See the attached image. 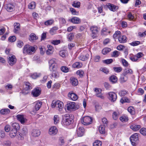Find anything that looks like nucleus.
<instances>
[{"mask_svg": "<svg viewBox=\"0 0 146 146\" xmlns=\"http://www.w3.org/2000/svg\"><path fill=\"white\" fill-rule=\"evenodd\" d=\"M119 114V112L117 111H114L112 113V118L113 119L117 120Z\"/></svg>", "mask_w": 146, "mask_h": 146, "instance_id": "43", "label": "nucleus"}, {"mask_svg": "<svg viewBox=\"0 0 146 146\" xmlns=\"http://www.w3.org/2000/svg\"><path fill=\"white\" fill-rule=\"evenodd\" d=\"M128 93V92L125 90H122L119 92V95L121 96H124L125 95Z\"/></svg>", "mask_w": 146, "mask_h": 146, "instance_id": "50", "label": "nucleus"}, {"mask_svg": "<svg viewBox=\"0 0 146 146\" xmlns=\"http://www.w3.org/2000/svg\"><path fill=\"white\" fill-rule=\"evenodd\" d=\"M70 82L71 84L74 86H75L78 84V81L76 78L72 77L70 79Z\"/></svg>", "mask_w": 146, "mask_h": 146, "instance_id": "18", "label": "nucleus"}, {"mask_svg": "<svg viewBox=\"0 0 146 146\" xmlns=\"http://www.w3.org/2000/svg\"><path fill=\"white\" fill-rule=\"evenodd\" d=\"M120 102L122 104H123L125 102H129L130 100L127 98L123 97L121 98L120 99Z\"/></svg>", "mask_w": 146, "mask_h": 146, "instance_id": "48", "label": "nucleus"}, {"mask_svg": "<svg viewBox=\"0 0 146 146\" xmlns=\"http://www.w3.org/2000/svg\"><path fill=\"white\" fill-rule=\"evenodd\" d=\"M113 69L114 72L117 73H119L122 70V68L121 67H113Z\"/></svg>", "mask_w": 146, "mask_h": 146, "instance_id": "54", "label": "nucleus"}, {"mask_svg": "<svg viewBox=\"0 0 146 146\" xmlns=\"http://www.w3.org/2000/svg\"><path fill=\"white\" fill-rule=\"evenodd\" d=\"M102 143L99 140H96L93 143V146H102Z\"/></svg>", "mask_w": 146, "mask_h": 146, "instance_id": "47", "label": "nucleus"}, {"mask_svg": "<svg viewBox=\"0 0 146 146\" xmlns=\"http://www.w3.org/2000/svg\"><path fill=\"white\" fill-rule=\"evenodd\" d=\"M138 140V134L137 133L133 134L130 137V140L132 145L134 146L136 145L135 142Z\"/></svg>", "mask_w": 146, "mask_h": 146, "instance_id": "7", "label": "nucleus"}, {"mask_svg": "<svg viewBox=\"0 0 146 146\" xmlns=\"http://www.w3.org/2000/svg\"><path fill=\"white\" fill-rule=\"evenodd\" d=\"M113 62V59H108L103 60V62L107 64H110Z\"/></svg>", "mask_w": 146, "mask_h": 146, "instance_id": "59", "label": "nucleus"}, {"mask_svg": "<svg viewBox=\"0 0 146 146\" xmlns=\"http://www.w3.org/2000/svg\"><path fill=\"white\" fill-rule=\"evenodd\" d=\"M17 119L21 123L24 124L25 122V118L23 115H17L16 116Z\"/></svg>", "mask_w": 146, "mask_h": 146, "instance_id": "20", "label": "nucleus"}, {"mask_svg": "<svg viewBox=\"0 0 146 146\" xmlns=\"http://www.w3.org/2000/svg\"><path fill=\"white\" fill-rule=\"evenodd\" d=\"M99 130L100 133L101 134H104L105 133V127L102 125L100 126Z\"/></svg>", "mask_w": 146, "mask_h": 146, "instance_id": "49", "label": "nucleus"}, {"mask_svg": "<svg viewBox=\"0 0 146 146\" xmlns=\"http://www.w3.org/2000/svg\"><path fill=\"white\" fill-rule=\"evenodd\" d=\"M54 123L55 124L58 123L59 120V118L58 115H55L54 117Z\"/></svg>", "mask_w": 146, "mask_h": 146, "instance_id": "52", "label": "nucleus"}, {"mask_svg": "<svg viewBox=\"0 0 146 146\" xmlns=\"http://www.w3.org/2000/svg\"><path fill=\"white\" fill-rule=\"evenodd\" d=\"M41 89L39 87H36L34 88L31 92V94L33 97H37L41 93Z\"/></svg>", "mask_w": 146, "mask_h": 146, "instance_id": "8", "label": "nucleus"}, {"mask_svg": "<svg viewBox=\"0 0 146 146\" xmlns=\"http://www.w3.org/2000/svg\"><path fill=\"white\" fill-rule=\"evenodd\" d=\"M128 111L132 115H134L135 114V111L133 107L131 106L127 108Z\"/></svg>", "mask_w": 146, "mask_h": 146, "instance_id": "33", "label": "nucleus"}, {"mask_svg": "<svg viewBox=\"0 0 146 146\" xmlns=\"http://www.w3.org/2000/svg\"><path fill=\"white\" fill-rule=\"evenodd\" d=\"M40 75V73L38 74L36 73H35L33 74H32L31 76L32 78L33 79H36L37 78L39 77Z\"/></svg>", "mask_w": 146, "mask_h": 146, "instance_id": "58", "label": "nucleus"}, {"mask_svg": "<svg viewBox=\"0 0 146 146\" xmlns=\"http://www.w3.org/2000/svg\"><path fill=\"white\" fill-rule=\"evenodd\" d=\"M81 3L80 2L76 1H74L72 4V6L75 7L79 8L80 6Z\"/></svg>", "mask_w": 146, "mask_h": 146, "instance_id": "29", "label": "nucleus"}, {"mask_svg": "<svg viewBox=\"0 0 146 146\" xmlns=\"http://www.w3.org/2000/svg\"><path fill=\"white\" fill-rule=\"evenodd\" d=\"M83 64L81 62H76L74 63L72 65V67L74 68H81Z\"/></svg>", "mask_w": 146, "mask_h": 146, "instance_id": "23", "label": "nucleus"}, {"mask_svg": "<svg viewBox=\"0 0 146 146\" xmlns=\"http://www.w3.org/2000/svg\"><path fill=\"white\" fill-rule=\"evenodd\" d=\"M5 9L9 12H11L15 10V6L11 3H8L5 6Z\"/></svg>", "mask_w": 146, "mask_h": 146, "instance_id": "9", "label": "nucleus"}, {"mask_svg": "<svg viewBox=\"0 0 146 146\" xmlns=\"http://www.w3.org/2000/svg\"><path fill=\"white\" fill-rule=\"evenodd\" d=\"M129 58L133 62H136L138 60L136 55L130 54L129 55Z\"/></svg>", "mask_w": 146, "mask_h": 146, "instance_id": "32", "label": "nucleus"}, {"mask_svg": "<svg viewBox=\"0 0 146 146\" xmlns=\"http://www.w3.org/2000/svg\"><path fill=\"white\" fill-rule=\"evenodd\" d=\"M130 44L133 46H136L141 44V42L138 41H133L131 43H129Z\"/></svg>", "mask_w": 146, "mask_h": 146, "instance_id": "55", "label": "nucleus"}, {"mask_svg": "<svg viewBox=\"0 0 146 146\" xmlns=\"http://www.w3.org/2000/svg\"><path fill=\"white\" fill-rule=\"evenodd\" d=\"M82 124L84 125H88L92 122V118L89 116H86L82 117L81 120Z\"/></svg>", "mask_w": 146, "mask_h": 146, "instance_id": "3", "label": "nucleus"}, {"mask_svg": "<svg viewBox=\"0 0 146 146\" xmlns=\"http://www.w3.org/2000/svg\"><path fill=\"white\" fill-rule=\"evenodd\" d=\"M24 44L23 42L21 40H18L17 41V46L19 48H21L23 46Z\"/></svg>", "mask_w": 146, "mask_h": 146, "instance_id": "62", "label": "nucleus"}, {"mask_svg": "<svg viewBox=\"0 0 146 146\" xmlns=\"http://www.w3.org/2000/svg\"><path fill=\"white\" fill-rule=\"evenodd\" d=\"M36 3L34 1H32L28 5V8L30 9H34L36 7Z\"/></svg>", "mask_w": 146, "mask_h": 146, "instance_id": "37", "label": "nucleus"}, {"mask_svg": "<svg viewBox=\"0 0 146 146\" xmlns=\"http://www.w3.org/2000/svg\"><path fill=\"white\" fill-rule=\"evenodd\" d=\"M12 126L13 127V129L17 130V131L19 129L20 127L18 123H14L12 124Z\"/></svg>", "mask_w": 146, "mask_h": 146, "instance_id": "38", "label": "nucleus"}, {"mask_svg": "<svg viewBox=\"0 0 146 146\" xmlns=\"http://www.w3.org/2000/svg\"><path fill=\"white\" fill-rule=\"evenodd\" d=\"M69 21L73 24H79L81 23V19L78 17H72Z\"/></svg>", "mask_w": 146, "mask_h": 146, "instance_id": "15", "label": "nucleus"}, {"mask_svg": "<svg viewBox=\"0 0 146 146\" xmlns=\"http://www.w3.org/2000/svg\"><path fill=\"white\" fill-rule=\"evenodd\" d=\"M20 29V24L19 23H15L14 24V32L17 33Z\"/></svg>", "mask_w": 146, "mask_h": 146, "instance_id": "27", "label": "nucleus"}, {"mask_svg": "<svg viewBox=\"0 0 146 146\" xmlns=\"http://www.w3.org/2000/svg\"><path fill=\"white\" fill-rule=\"evenodd\" d=\"M17 131V130L12 129L10 133V135L11 137V138L15 137L16 135Z\"/></svg>", "mask_w": 146, "mask_h": 146, "instance_id": "41", "label": "nucleus"}, {"mask_svg": "<svg viewBox=\"0 0 146 146\" xmlns=\"http://www.w3.org/2000/svg\"><path fill=\"white\" fill-rule=\"evenodd\" d=\"M56 108H59V110L60 111L61 110L63 107V104L62 102H60L59 100H58L56 101Z\"/></svg>", "mask_w": 146, "mask_h": 146, "instance_id": "25", "label": "nucleus"}, {"mask_svg": "<svg viewBox=\"0 0 146 146\" xmlns=\"http://www.w3.org/2000/svg\"><path fill=\"white\" fill-rule=\"evenodd\" d=\"M40 134V130L38 129H34L32 130L31 135L34 137L39 136Z\"/></svg>", "mask_w": 146, "mask_h": 146, "instance_id": "22", "label": "nucleus"}, {"mask_svg": "<svg viewBox=\"0 0 146 146\" xmlns=\"http://www.w3.org/2000/svg\"><path fill=\"white\" fill-rule=\"evenodd\" d=\"M84 131V128L82 127H80L77 131V134L78 137L83 136Z\"/></svg>", "mask_w": 146, "mask_h": 146, "instance_id": "19", "label": "nucleus"}, {"mask_svg": "<svg viewBox=\"0 0 146 146\" xmlns=\"http://www.w3.org/2000/svg\"><path fill=\"white\" fill-rule=\"evenodd\" d=\"M89 57V55L88 54H86L85 55H81L78 57L79 59L81 60L85 61L87 60Z\"/></svg>", "mask_w": 146, "mask_h": 146, "instance_id": "24", "label": "nucleus"}, {"mask_svg": "<svg viewBox=\"0 0 146 146\" xmlns=\"http://www.w3.org/2000/svg\"><path fill=\"white\" fill-rule=\"evenodd\" d=\"M42 104V102H37L35 106V108L36 110H38L41 107Z\"/></svg>", "mask_w": 146, "mask_h": 146, "instance_id": "53", "label": "nucleus"}, {"mask_svg": "<svg viewBox=\"0 0 146 146\" xmlns=\"http://www.w3.org/2000/svg\"><path fill=\"white\" fill-rule=\"evenodd\" d=\"M70 10L72 14L74 15H78L79 14V11H77L75 9L73 8H70Z\"/></svg>", "mask_w": 146, "mask_h": 146, "instance_id": "51", "label": "nucleus"}, {"mask_svg": "<svg viewBox=\"0 0 146 146\" xmlns=\"http://www.w3.org/2000/svg\"><path fill=\"white\" fill-rule=\"evenodd\" d=\"M38 37L35 34L31 33L29 36V41L32 42H34L38 39Z\"/></svg>", "mask_w": 146, "mask_h": 146, "instance_id": "13", "label": "nucleus"}, {"mask_svg": "<svg viewBox=\"0 0 146 146\" xmlns=\"http://www.w3.org/2000/svg\"><path fill=\"white\" fill-rule=\"evenodd\" d=\"M127 17L129 20L130 21H133L134 18L133 15L132 14L131 12H129L127 15Z\"/></svg>", "mask_w": 146, "mask_h": 146, "instance_id": "61", "label": "nucleus"}, {"mask_svg": "<svg viewBox=\"0 0 146 146\" xmlns=\"http://www.w3.org/2000/svg\"><path fill=\"white\" fill-rule=\"evenodd\" d=\"M90 30L92 32L93 38H96L98 34V29L96 26H92L90 27Z\"/></svg>", "mask_w": 146, "mask_h": 146, "instance_id": "5", "label": "nucleus"}, {"mask_svg": "<svg viewBox=\"0 0 146 146\" xmlns=\"http://www.w3.org/2000/svg\"><path fill=\"white\" fill-rule=\"evenodd\" d=\"M133 73V71L131 69H128V70L126 69L124 70L123 74L124 75L127 76V74H132Z\"/></svg>", "mask_w": 146, "mask_h": 146, "instance_id": "46", "label": "nucleus"}, {"mask_svg": "<svg viewBox=\"0 0 146 146\" xmlns=\"http://www.w3.org/2000/svg\"><path fill=\"white\" fill-rule=\"evenodd\" d=\"M54 22V21L52 19H51L45 21L44 24L46 26L50 25H52Z\"/></svg>", "mask_w": 146, "mask_h": 146, "instance_id": "40", "label": "nucleus"}, {"mask_svg": "<svg viewBox=\"0 0 146 146\" xmlns=\"http://www.w3.org/2000/svg\"><path fill=\"white\" fill-rule=\"evenodd\" d=\"M127 40V38L126 36L120 35L118 37V42L121 43H126Z\"/></svg>", "mask_w": 146, "mask_h": 146, "instance_id": "12", "label": "nucleus"}, {"mask_svg": "<svg viewBox=\"0 0 146 146\" xmlns=\"http://www.w3.org/2000/svg\"><path fill=\"white\" fill-rule=\"evenodd\" d=\"M76 74L80 78H82L84 77V71L82 70H79L76 71Z\"/></svg>", "mask_w": 146, "mask_h": 146, "instance_id": "35", "label": "nucleus"}, {"mask_svg": "<svg viewBox=\"0 0 146 146\" xmlns=\"http://www.w3.org/2000/svg\"><path fill=\"white\" fill-rule=\"evenodd\" d=\"M109 80L112 84H114L117 82V78L115 76L112 75L109 77Z\"/></svg>", "mask_w": 146, "mask_h": 146, "instance_id": "17", "label": "nucleus"}, {"mask_svg": "<svg viewBox=\"0 0 146 146\" xmlns=\"http://www.w3.org/2000/svg\"><path fill=\"white\" fill-rule=\"evenodd\" d=\"M104 8L105 9L108 8L111 11L113 12L116 11L118 9V6L110 3H108L106 5H104Z\"/></svg>", "mask_w": 146, "mask_h": 146, "instance_id": "4", "label": "nucleus"}, {"mask_svg": "<svg viewBox=\"0 0 146 146\" xmlns=\"http://www.w3.org/2000/svg\"><path fill=\"white\" fill-rule=\"evenodd\" d=\"M58 129L56 127H51L49 129V133L51 135H55L56 134Z\"/></svg>", "mask_w": 146, "mask_h": 146, "instance_id": "16", "label": "nucleus"}, {"mask_svg": "<svg viewBox=\"0 0 146 146\" xmlns=\"http://www.w3.org/2000/svg\"><path fill=\"white\" fill-rule=\"evenodd\" d=\"M48 50L46 51V53L48 55H50L53 53L54 48L53 47L50 45H47Z\"/></svg>", "mask_w": 146, "mask_h": 146, "instance_id": "21", "label": "nucleus"}, {"mask_svg": "<svg viewBox=\"0 0 146 146\" xmlns=\"http://www.w3.org/2000/svg\"><path fill=\"white\" fill-rule=\"evenodd\" d=\"M51 42L54 45H57L60 43V40H53L51 41Z\"/></svg>", "mask_w": 146, "mask_h": 146, "instance_id": "56", "label": "nucleus"}, {"mask_svg": "<svg viewBox=\"0 0 146 146\" xmlns=\"http://www.w3.org/2000/svg\"><path fill=\"white\" fill-rule=\"evenodd\" d=\"M66 51L65 50H62L59 52V54L62 57H65L66 56Z\"/></svg>", "mask_w": 146, "mask_h": 146, "instance_id": "64", "label": "nucleus"}, {"mask_svg": "<svg viewBox=\"0 0 146 146\" xmlns=\"http://www.w3.org/2000/svg\"><path fill=\"white\" fill-rule=\"evenodd\" d=\"M61 71L64 73H67L69 71V69L68 67L65 66H62L60 67Z\"/></svg>", "mask_w": 146, "mask_h": 146, "instance_id": "44", "label": "nucleus"}, {"mask_svg": "<svg viewBox=\"0 0 146 146\" xmlns=\"http://www.w3.org/2000/svg\"><path fill=\"white\" fill-rule=\"evenodd\" d=\"M25 84L26 86L25 87L26 90H29L31 89V84L28 82H25Z\"/></svg>", "mask_w": 146, "mask_h": 146, "instance_id": "57", "label": "nucleus"}, {"mask_svg": "<svg viewBox=\"0 0 146 146\" xmlns=\"http://www.w3.org/2000/svg\"><path fill=\"white\" fill-rule=\"evenodd\" d=\"M128 79V77L127 76L124 75L123 74L121 75L120 77V80L121 82L123 83L126 82Z\"/></svg>", "mask_w": 146, "mask_h": 146, "instance_id": "31", "label": "nucleus"}, {"mask_svg": "<svg viewBox=\"0 0 146 146\" xmlns=\"http://www.w3.org/2000/svg\"><path fill=\"white\" fill-rule=\"evenodd\" d=\"M121 32L119 31H116L113 35V37L114 39H118V35H120Z\"/></svg>", "mask_w": 146, "mask_h": 146, "instance_id": "45", "label": "nucleus"}, {"mask_svg": "<svg viewBox=\"0 0 146 146\" xmlns=\"http://www.w3.org/2000/svg\"><path fill=\"white\" fill-rule=\"evenodd\" d=\"M36 47V46H32L29 44H26L23 48V52L26 54H31L35 52Z\"/></svg>", "mask_w": 146, "mask_h": 146, "instance_id": "2", "label": "nucleus"}, {"mask_svg": "<svg viewBox=\"0 0 146 146\" xmlns=\"http://www.w3.org/2000/svg\"><path fill=\"white\" fill-rule=\"evenodd\" d=\"M68 96L70 99L74 101L76 100L78 98V96L72 92H69L68 94Z\"/></svg>", "mask_w": 146, "mask_h": 146, "instance_id": "10", "label": "nucleus"}, {"mask_svg": "<svg viewBox=\"0 0 146 146\" xmlns=\"http://www.w3.org/2000/svg\"><path fill=\"white\" fill-rule=\"evenodd\" d=\"M52 71L51 75L52 77L56 78L59 77V74L56 70H53Z\"/></svg>", "mask_w": 146, "mask_h": 146, "instance_id": "36", "label": "nucleus"}, {"mask_svg": "<svg viewBox=\"0 0 146 146\" xmlns=\"http://www.w3.org/2000/svg\"><path fill=\"white\" fill-rule=\"evenodd\" d=\"M8 62L10 65L12 66L16 62V59L15 56L14 55H12L11 56H9Z\"/></svg>", "mask_w": 146, "mask_h": 146, "instance_id": "11", "label": "nucleus"}, {"mask_svg": "<svg viewBox=\"0 0 146 146\" xmlns=\"http://www.w3.org/2000/svg\"><path fill=\"white\" fill-rule=\"evenodd\" d=\"M62 117L61 123L62 125H69L73 122L74 118L72 114L66 113L62 115Z\"/></svg>", "mask_w": 146, "mask_h": 146, "instance_id": "1", "label": "nucleus"}, {"mask_svg": "<svg viewBox=\"0 0 146 146\" xmlns=\"http://www.w3.org/2000/svg\"><path fill=\"white\" fill-rule=\"evenodd\" d=\"M130 127L133 131H136L139 130L140 129L141 126L139 125H131Z\"/></svg>", "mask_w": 146, "mask_h": 146, "instance_id": "28", "label": "nucleus"}, {"mask_svg": "<svg viewBox=\"0 0 146 146\" xmlns=\"http://www.w3.org/2000/svg\"><path fill=\"white\" fill-rule=\"evenodd\" d=\"M120 54V52L117 50H114L111 53V55L112 57L116 58Z\"/></svg>", "mask_w": 146, "mask_h": 146, "instance_id": "39", "label": "nucleus"}, {"mask_svg": "<svg viewBox=\"0 0 146 146\" xmlns=\"http://www.w3.org/2000/svg\"><path fill=\"white\" fill-rule=\"evenodd\" d=\"M58 27L54 26L52 27L50 30L49 33L52 35H53L56 34V31L58 29Z\"/></svg>", "mask_w": 146, "mask_h": 146, "instance_id": "30", "label": "nucleus"}, {"mask_svg": "<svg viewBox=\"0 0 146 146\" xmlns=\"http://www.w3.org/2000/svg\"><path fill=\"white\" fill-rule=\"evenodd\" d=\"M120 120L122 122H126L129 120V118L127 115H123L119 118Z\"/></svg>", "mask_w": 146, "mask_h": 146, "instance_id": "26", "label": "nucleus"}, {"mask_svg": "<svg viewBox=\"0 0 146 146\" xmlns=\"http://www.w3.org/2000/svg\"><path fill=\"white\" fill-rule=\"evenodd\" d=\"M16 39V37L15 36H10L8 38L9 41L11 42H14Z\"/></svg>", "mask_w": 146, "mask_h": 146, "instance_id": "63", "label": "nucleus"}, {"mask_svg": "<svg viewBox=\"0 0 146 146\" xmlns=\"http://www.w3.org/2000/svg\"><path fill=\"white\" fill-rule=\"evenodd\" d=\"M108 99L111 102H114L116 101L117 96L115 93L113 92H110L108 93Z\"/></svg>", "mask_w": 146, "mask_h": 146, "instance_id": "6", "label": "nucleus"}, {"mask_svg": "<svg viewBox=\"0 0 146 146\" xmlns=\"http://www.w3.org/2000/svg\"><path fill=\"white\" fill-rule=\"evenodd\" d=\"M111 50L110 48L108 47H105L104 48L102 51V53L103 54H106L110 52Z\"/></svg>", "mask_w": 146, "mask_h": 146, "instance_id": "42", "label": "nucleus"}, {"mask_svg": "<svg viewBox=\"0 0 146 146\" xmlns=\"http://www.w3.org/2000/svg\"><path fill=\"white\" fill-rule=\"evenodd\" d=\"M10 110L8 108L3 109L1 110L0 111V113L1 114L7 115L10 112Z\"/></svg>", "mask_w": 146, "mask_h": 146, "instance_id": "34", "label": "nucleus"}, {"mask_svg": "<svg viewBox=\"0 0 146 146\" xmlns=\"http://www.w3.org/2000/svg\"><path fill=\"white\" fill-rule=\"evenodd\" d=\"M75 103L74 102H70L67 103L66 106L67 110L70 111L74 108Z\"/></svg>", "mask_w": 146, "mask_h": 146, "instance_id": "14", "label": "nucleus"}, {"mask_svg": "<svg viewBox=\"0 0 146 146\" xmlns=\"http://www.w3.org/2000/svg\"><path fill=\"white\" fill-rule=\"evenodd\" d=\"M140 133L144 136H146V128L144 127L142 128L140 130Z\"/></svg>", "mask_w": 146, "mask_h": 146, "instance_id": "60", "label": "nucleus"}]
</instances>
